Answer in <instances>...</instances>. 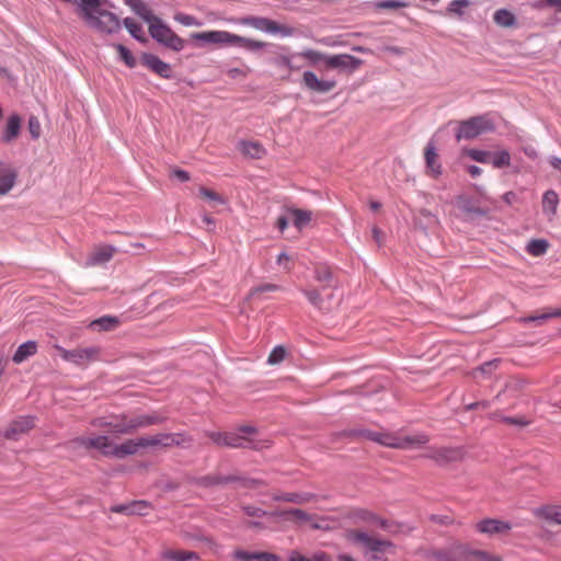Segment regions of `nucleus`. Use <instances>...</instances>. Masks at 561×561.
Segmentation results:
<instances>
[{
  "instance_id": "nucleus-44",
  "label": "nucleus",
  "mask_w": 561,
  "mask_h": 561,
  "mask_svg": "<svg viewBox=\"0 0 561 561\" xmlns=\"http://www.w3.org/2000/svg\"><path fill=\"white\" fill-rule=\"evenodd\" d=\"M15 179L14 172H7L0 176V195H5L13 187Z\"/></svg>"
},
{
  "instance_id": "nucleus-48",
  "label": "nucleus",
  "mask_w": 561,
  "mask_h": 561,
  "mask_svg": "<svg viewBox=\"0 0 561 561\" xmlns=\"http://www.w3.org/2000/svg\"><path fill=\"white\" fill-rule=\"evenodd\" d=\"M285 355H286V350L283 346H276L270 353L267 363L271 365L279 364L280 362L284 360Z\"/></svg>"
},
{
  "instance_id": "nucleus-39",
  "label": "nucleus",
  "mask_w": 561,
  "mask_h": 561,
  "mask_svg": "<svg viewBox=\"0 0 561 561\" xmlns=\"http://www.w3.org/2000/svg\"><path fill=\"white\" fill-rule=\"evenodd\" d=\"M549 248V243L545 239H533L526 245V251L533 256L543 255Z\"/></svg>"
},
{
  "instance_id": "nucleus-30",
  "label": "nucleus",
  "mask_w": 561,
  "mask_h": 561,
  "mask_svg": "<svg viewBox=\"0 0 561 561\" xmlns=\"http://www.w3.org/2000/svg\"><path fill=\"white\" fill-rule=\"evenodd\" d=\"M162 559L169 561H192L199 560V556L194 551L167 549L162 552Z\"/></svg>"
},
{
  "instance_id": "nucleus-57",
  "label": "nucleus",
  "mask_w": 561,
  "mask_h": 561,
  "mask_svg": "<svg viewBox=\"0 0 561 561\" xmlns=\"http://www.w3.org/2000/svg\"><path fill=\"white\" fill-rule=\"evenodd\" d=\"M313 529L329 530L331 529L330 519L325 517H319L314 515V519L310 523Z\"/></svg>"
},
{
  "instance_id": "nucleus-54",
  "label": "nucleus",
  "mask_w": 561,
  "mask_h": 561,
  "mask_svg": "<svg viewBox=\"0 0 561 561\" xmlns=\"http://www.w3.org/2000/svg\"><path fill=\"white\" fill-rule=\"evenodd\" d=\"M140 448L160 446L159 434L154 436L139 437Z\"/></svg>"
},
{
  "instance_id": "nucleus-36",
  "label": "nucleus",
  "mask_w": 561,
  "mask_h": 561,
  "mask_svg": "<svg viewBox=\"0 0 561 561\" xmlns=\"http://www.w3.org/2000/svg\"><path fill=\"white\" fill-rule=\"evenodd\" d=\"M461 156L468 157L471 160L477 161L479 163H489L491 151L476 148H462Z\"/></svg>"
},
{
  "instance_id": "nucleus-33",
  "label": "nucleus",
  "mask_w": 561,
  "mask_h": 561,
  "mask_svg": "<svg viewBox=\"0 0 561 561\" xmlns=\"http://www.w3.org/2000/svg\"><path fill=\"white\" fill-rule=\"evenodd\" d=\"M461 552L466 558H472L477 561H503L502 557L484 550L462 548Z\"/></svg>"
},
{
  "instance_id": "nucleus-25",
  "label": "nucleus",
  "mask_w": 561,
  "mask_h": 561,
  "mask_svg": "<svg viewBox=\"0 0 561 561\" xmlns=\"http://www.w3.org/2000/svg\"><path fill=\"white\" fill-rule=\"evenodd\" d=\"M238 149L243 156L252 159H262L266 154L265 148L259 141L241 140Z\"/></svg>"
},
{
  "instance_id": "nucleus-17",
  "label": "nucleus",
  "mask_w": 561,
  "mask_h": 561,
  "mask_svg": "<svg viewBox=\"0 0 561 561\" xmlns=\"http://www.w3.org/2000/svg\"><path fill=\"white\" fill-rule=\"evenodd\" d=\"M91 424L95 427L110 428V431L115 434H128V431H123L127 428L126 415L112 417H96L92 420Z\"/></svg>"
},
{
  "instance_id": "nucleus-49",
  "label": "nucleus",
  "mask_w": 561,
  "mask_h": 561,
  "mask_svg": "<svg viewBox=\"0 0 561 561\" xmlns=\"http://www.w3.org/2000/svg\"><path fill=\"white\" fill-rule=\"evenodd\" d=\"M376 9H400L408 7L407 2L396 0H380L374 3Z\"/></svg>"
},
{
  "instance_id": "nucleus-7",
  "label": "nucleus",
  "mask_w": 561,
  "mask_h": 561,
  "mask_svg": "<svg viewBox=\"0 0 561 561\" xmlns=\"http://www.w3.org/2000/svg\"><path fill=\"white\" fill-rule=\"evenodd\" d=\"M345 538L348 541L359 545L370 551L371 560L374 561H381L380 554L391 548L390 541L376 538L357 529L347 530Z\"/></svg>"
},
{
  "instance_id": "nucleus-61",
  "label": "nucleus",
  "mask_w": 561,
  "mask_h": 561,
  "mask_svg": "<svg viewBox=\"0 0 561 561\" xmlns=\"http://www.w3.org/2000/svg\"><path fill=\"white\" fill-rule=\"evenodd\" d=\"M354 517L364 522H374L376 519L375 515L366 510L355 511Z\"/></svg>"
},
{
  "instance_id": "nucleus-22",
  "label": "nucleus",
  "mask_w": 561,
  "mask_h": 561,
  "mask_svg": "<svg viewBox=\"0 0 561 561\" xmlns=\"http://www.w3.org/2000/svg\"><path fill=\"white\" fill-rule=\"evenodd\" d=\"M424 457L433 459L438 465H447L455 458V450L449 447H430Z\"/></svg>"
},
{
  "instance_id": "nucleus-3",
  "label": "nucleus",
  "mask_w": 561,
  "mask_h": 561,
  "mask_svg": "<svg viewBox=\"0 0 561 561\" xmlns=\"http://www.w3.org/2000/svg\"><path fill=\"white\" fill-rule=\"evenodd\" d=\"M357 435L382 446L399 449H405L410 446H421L430 440L428 436L424 434L401 437L394 433L371 430H360L357 432Z\"/></svg>"
},
{
  "instance_id": "nucleus-60",
  "label": "nucleus",
  "mask_w": 561,
  "mask_h": 561,
  "mask_svg": "<svg viewBox=\"0 0 561 561\" xmlns=\"http://www.w3.org/2000/svg\"><path fill=\"white\" fill-rule=\"evenodd\" d=\"M255 561H282V559L271 552H255Z\"/></svg>"
},
{
  "instance_id": "nucleus-10",
  "label": "nucleus",
  "mask_w": 561,
  "mask_h": 561,
  "mask_svg": "<svg viewBox=\"0 0 561 561\" xmlns=\"http://www.w3.org/2000/svg\"><path fill=\"white\" fill-rule=\"evenodd\" d=\"M460 208L462 211V220L468 222L480 221L481 219L488 218L491 208L484 205L480 199L465 198L458 196Z\"/></svg>"
},
{
  "instance_id": "nucleus-9",
  "label": "nucleus",
  "mask_w": 561,
  "mask_h": 561,
  "mask_svg": "<svg viewBox=\"0 0 561 561\" xmlns=\"http://www.w3.org/2000/svg\"><path fill=\"white\" fill-rule=\"evenodd\" d=\"M239 23L270 34H280L282 36H291L294 34L293 27L279 24L267 18L245 16L240 19Z\"/></svg>"
},
{
  "instance_id": "nucleus-43",
  "label": "nucleus",
  "mask_w": 561,
  "mask_h": 561,
  "mask_svg": "<svg viewBox=\"0 0 561 561\" xmlns=\"http://www.w3.org/2000/svg\"><path fill=\"white\" fill-rule=\"evenodd\" d=\"M115 49L117 50L121 59L126 64L127 67L134 68L136 66V58L133 56L130 50L122 44H115Z\"/></svg>"
},
{
  "instance_id": "nucleus-35",
  "label": "nucleus",
  "mask_w": 561,
  "mask_h": 561,
  "mask_svg": "<svg viewBox=\"0 0 561 561\" xmlns=\"http://www.w3.org/2000/svg\"><path fill=\"white\" fill-rule=\"evenodd\" d=\"M494 22L503 27H512L516 25L515 15L507 9H499L493 15Z\"/></svg>"
},
{
  "instance_id": "nucleus-63",
  "label": "nucleus",
  "mask_w": 561,
  "mask_h": 561,
  "mask_svg": "<svg viewBox=\"0 0 561 561\" xmlns=\"http://www.w3.org/2000/svg\"><path fill=\"white\" fill-rule=\"evenodd\" d=\"M435 561H455L453 551H439L435 554Z\"/></svg>"
},
{
  "instance_id": "nucleus-34",
  "label": "nucleus",
  "mask_w": 561,
  "mask_h": 561,
  "mask_svg": "<svg viewBox=\"0 0 561 561\" xmlns=\"http://www.w3.org/2000/svg\"><path fill=\"white\" fill-rule=\"evenodd\" d=\"M489 163L494 169H503L511 165V153L508 150L503 149L500 151L491 152L490 161Z\"/></svg>"
},
{
  "instance_id": "nucleus-47",
  "label": "nucleus",
  "mask_w": 561,
  "mask_h": 561,
  "mask_svg": "<svg viewBox=\"0 0 561 561\" xmlns=\"http://www.w3.org/2000/svg\"><path fill=\"white\" fill-rule=\"evenodd\" d=\"M174 20L184 26H201L202 23L193 15L185 13H176Z\"/></svg>"
},
{
  "instance_id": "nucleus-21",
  "label": "nucleus",
  "mask_w": 561,
  "mask_h": 561,
  "mask_svg": "<svg viewBox=\"0 0 561 561\" xmlns=\"http://www.w3.org/2000/svg\"><path fill=\"white\" fill-rule=\"evenodd\" d=\"M271 515L282 517L286 520H289V522H293L296 524L311 523L314 519V515L308 514L306 511H302L300 508H290V510L274 512Z\"/></svg>"
},
{
  "instance_id": "nucleus-45",
  "label": "nucleus",
  "mask_w": 561,
  "mask_h": 561,
  "mask_svg": "<svg viewBox=\"0 0 561 561\" xmlns=\"http://www.w3.org/2000/svg\"><path fill=\"white\" fill-rule=\"evenodd\" d=\"M289 561H332L329 554L319 552L310 558H307L298 552H293L289 557Z\"/></svg>"
},
{
  "instance_id": "nucleus-5",
  "label": "nucleus",
  "mask_w": 561,
  "mask_h": 561,
  "mask_svg": "<svg viewBox=\"0 0 561 561\" xmlns=\"http://www.w3.org/2000/svg\"><path fill=\"white\" fill-rule=\"evenodd\" d=\"M301 291L307 297L308 301L322 312L333 311L341 302V297L336 294V287L334 285L302 288Z\"/></svg>"
},
{
  "instance_id": "nucleus-51",
  "label": "nucleus",
  "mask_w": 561,
  "mask_h": 561,
  "mask_svg": "<svg viewBox=\"0 0 561 561\" xmlns=\"http://www.w3.org/2000/svg\"><path fill=\"white\" fill-rule=\"evenodd\" d=\"M199 195L202 198H205V199H208L211 202H217L220 204L225 203L224 198L218 193H216L215 191L209 190L207 187H201Z\"/></svg>"
},
{
  "instance_id": "nucleus-12",
  "label": "nucleus",
  "mask_w": 561,
  "mask_h": 561,
  "mask_svg": "<svg viewBox=\"0 0 561 561\" xmlns=\"http://www.w3.org/2000/svg\"><path fill=\"white\" fill-rule=\"evenodd\" d=\"M425 173L434 179L438 178L442 172V163L439 160V146L436 137H433L424 148Z\"/></svg>"
},
{
  "instance_id": "nucleus-38",
  "label": "nucleus",
  "mask_w": 561,
  "mask_h": 561,
  "mask_svg": "<svg viewBox=\"0 0 561 561\" xmlns=\"http://www.w3.org/2000/svg\"><path fill=\"white\" fill-rule=\"evenodd\" d=\"M134 11L144 19L149 25L153 24L154 21H158L159 18H157L152 11L148 8L146 3H144L140 0H136L133 3Z\"/></svg>"
},
{
  "instance_id": "nucleus-37",
  "label": "nucleus",
  "mask_w": 561,
  "mask_h": 561,
  "mask_svg": "<svg viewBox=\"0 0 561 561\" xmlns=\"http://www.w3.org/2000/svg\"><path fill=\"white\" fill-rule=\"evenodd\" d=\"M314 279L321 285H333L331 268L325 264H317L314 266Z\"/></svg>"
},
{
  "instance_id": "nucleus-19",
  "label": "nucleus",
  "mask_w": 561,
  "mask_h": 561,
  "mask_svg": "<svg viewBox=\"0 0 561 561\" xmlns=\"http://www.w3.org/2000/svg\"><path fill=\"white\" fill-rule=\"evenodd\" d=\"M141 61L146 67H148L152 72L157 73L161 78H171V66L161 60L158 56L146 53L142 54Z\"/></svg>"
},
{
  "instance_id": "nucleus-58",
  "label": "nucleus",
  "mask_w": 561,
  "mask_h": 561,
  "mask_svg": "<svg viewBox=\"0 0 561 561\" xmlns=\"http://www.w3.org/2000/svg\"><path fill=\"white\" fill-rule=\"evenodd\" d=\"M249 72H250V69L248 67H244V68H230L227 71V75L231 79H237V78H245L249 75Z\"/></svg>"
},
{
  "instance_id": "nucleus-55",
  "label": "nucleus",
  "mask_w": 561,
  "mask_h": 561,
  "mask_svg": "<svg viewBox=\"0 0 561 561\" xmlns=\"http://www.w3.org/2000/svg\"><path fill=\"white\" fill-rule=\"evenodd\" d=\"M502 422L515 426H527L530 424V421L526 420L524 416H503Z\"/></svg>"
},
{
  "instance_id": "nucleus-23",
  "label": "nucleus",
  "mask_w": 561,
  "mask_h": 561,
  "mask_svg": "<svg viewBox=\"0 0 561 561\" xmlns=\"http://www.w3.org/2000/svg\"><path fill=\"white\" fill-rule=\"evenodd\" d=\"M140 449L139 439H127L119 445L112 443L111 457L124 458L126 456L135 455Z\"/></svg>"
},
{
  "instance_id": "nucleus-41",
  "label": "nucleus",
  "mask_w": 561,
  "mask_h": 561,
  "mask_svg": "<svg viewBox=\"0 0 561 561\" xmlns=\"http://www.w3.org/2000/svg\"><path fill=\"white\" fill-rule=\"evenodd\" d=\"M539 513L546 520L561 524V506H545Z\"/></svg>"
},
{
  "instance_id": "nucleus-6",
  "label": "nucleus",
  "mask_w": 561,
  "mask_h": 561,
  "mask_svg": "<svg viewBox=\"0 0 561 561\" xmlns=\"http://www.w3.org/2000/svg\"><path fill=\"white\" fill-rule=\"evenodd\" d=\"M495 123L490 114L472 116L458 122V140L474 139L483 134L493 133Z\"/></svg>"
},
{
  "instance_id": "nucleus-62",
  "label": "nucleus",
  "mask_w": 561,
  "mask_h": 561,
  "mask_svg": "<svg viewBox=\"0 0 561 561\" xmlns=\"http://www.w3.org/2000/svg\"><path fill=\"white\" fill-rule=\"evenodd\" d=\"M111 511L114 513L125 514V515H133V506L129 504H122V505H115L111 507Z\"/></svg>"
},
{
  "instance_id": "nucleus-4",
  "label": "nucleus",
  "mask_w": 561,
  "mask_h": 561,
  "mask_svg": "<svg viewBox=\"0 0 561 561\" xmlns=\"http://www.w3.org/2000/svg\"><path fill=\"white\" fill-rule=\"evenodd\" d=\"M241 434L228 432H207L206 435L211 442L221 447L261 449L265 447L262 442H256L250 436L255 433L253 427H243Z\"/></svg>"
},
{
  "instance_id": "nucleus-53",
  "label": "nucleus",
  "mask_w": 561,
  "mask_h": 561,
  "mask_svg": "<svg viewBox=\"0 0 561 561\" xmlns=\"http://www.w3.org/2000/svg\"><path fill=\"white\" fill-rule=\"evenodd\" d=\"M548 319H552V317L550 316V311L537 316L523 317L519 319V321L523 323L536 322L537 324H541L543 321Z\"/></svg>"
},
{
  "instance_id": "nucleus-11",
  "label": "nucleus",
  "mask_w": 561,
  "mask_h": 561,
  "mask_svg": "<svg viewBox=\"0 0 561 561\" xmlns=\"http://www.w3.org/2000/svg\"><path fill=\"white\" fill-rule=\"evenodd\" d=\"M112 443L110 437L105 435L80 436L70 442L73 448L95 449L107 457H111Z\"/></svg>"
},
{
  "instance_id": "nucleus-29",
  "label": "nucleus",
  "mask_w": 561,
  "mask_h": 561,
  "mask_svg": "<svg viewBox=\"0 0 561 561\" xmlns=\"http://www.w3.org/2000/svg\"><path fill=\"white\" fill-rule=\"evenodd\" d=\"M37 353V343L35 341H27L21 344L15 351L12 360L15 364H21L26 360L28 357L35 355Z\"/></svg>"
},
{
  "instance_id": "nucleus-14",
  "label": "nucleus",
  "mask_w": 561,
  "mask_h": 561,
  "mask_svg": "<svg viewBox=\"0 0 561 561\" xmlns=\"http://www.w3.org/2000/svg\"><path fill=\"white\" fill-rule=\"evenodd\" d=\"M476 529L480 534L494 536L508 533L512 529V524L496 518H484L476 524Z\"/></svg>"
},
{
  "instance_id": "nucleus-20",
  "label": "nucleus",
  "mask_w": 561,
  "mask_h": 561,
  "mask_svg": "<svg viewBox=\"0 0 561 561\" xmlns=\"http://www.w3.org/2000/svg\"><path fill=\"white\" fill-rule=\"evenodd\" d=\"M319 495L311 492H287L282 494L273 495V500L283 501L295 504H307L311 502H317L319 500Z\"/></svg>"
},
{
  "instance_id": "nucleus-27",
  "label": "nucleus",
  "mask_w": 561,
  "mask_h": 561,
  "mask_svg": "<svg viewBox=\"0 0 561 561\" xmlns=\"http://www.w3.org/2000/svg\"><path fill=\"white\" fill-rule=\"evenodd\" d=\"M559 205V195L553 190H548L542 196V211L548 215L551 220L556 214Z\"/></svg>"
},
{
  "instance_id": "nucleus-1",
  "label": "nucleus",
  "mask_w": 561,
  "mask_h": 561,
  "mask_svg": "<svg viewBox=\"0 0 561 561\" xmlns=\"http://www.w3.org/2000/svg\"><path fill=\"white\" fill-rule=\"evenodd\" d=\"M105 0H80L79 15L88 26L106 33H114L121 28L118 18L103 8Z\"/></svg>"
},
{
  "instance_id": "nucleus-15",
  "label": "nucleus",
  "mask_w": 561,
  "mask_h": 561,
  "mask_svg": "<svg viewBox=\"0 0 561 561\" xmlns=\"http://www.w3.org/2000/svg\"><path fill=\"white\" fill-rule=\"evenodd\" d=\"M35 426V420L32 416H20L12 421L4 432V437L16 440L23 434L28 433Z\"/></svg>"
},
{
  "instance_id": "nucleus-28",
  "label": "nucleus",
  "mask_w": 561,
  "mask_h": 561,
  "mask_svg": "<svg viewBox=\"0 0 561 561\" xmlns=\"http://www.w3.org/2000/svg\"><path fill=\"white\" fill-rule=\"evenodd\" d=\"M160 446L172 447V446H184L192 442L191 437L184 433L176 434H159Z\"/></svg>"
},
{
  "instance_id": "nucleus-8",
  "label": "nucleus",
  "mask_w": 561,
  "mask_h": 561,
  "mask_svg": "<svg viewBox=\"0 0 561 561\" xmlns=\"http://www.w3.org/2000/svg\"><path fill=\"white\" fill-rule=\"evenodd\" d=\"M149 33L153 39L174 51H181L185 47V39L175 34L161 19L149 25Z\"/></svg>"
},
{
  "instance_id": "nucleus-59",
  "label": "nucleus",
  "mask_w": 561,
  "mask_h": 561,
  "mask_svg": "<svg viewBox=\"0 0 561 561\" xmlns=\"http://www.w3.org/2000/svg\"><path fill=\"white\" fill-rule=\"evenodd\" d=\"M255 552H249V551H245V550H236L233 552V557L238 560H241V561H255Z\"/></svg>"
},
{
  "instance_id": "nucleus-2",
  "label": "nucleus",
  "mask_w": 561,
  "mask_h": 561,
  "mask_svg": "<svg viewBox=\"0 0 561 561\" xmlns=\"http://www.w3.org/2000/svg\"><path fill=\"white\" fill-rule=\"evenodd\" d=\"M191 38L203 44L240 46L248 50H257L266 46L265 42L243 37L227 31H205L192 33Z\"/></svg>"
},
{
  "instance_id": "nucleus-46",
  "label": "nucleus",
  "mask_w": 561,
  "mask_h": 561,
  "mask_svg": "<svg viewBox=\"0 0 561 561\" xmlns=\"http://www.w3.org/2000/svg\"><path fill=\"white\" fill-rule=\"evenodd\" d=\"M279 287L275 284H263V285H259L256 287H253L250 291H249V297L250 298H257L260 295H262L263 293H268V291H276L278 290Z\"/></svg>"
},
{
  "instance_id": "nucleus-31",
  "label": "nucleus",
  "mask_w": 561,
  "mask_h": 561,
  "mask_svg": "<svg viewBox=\"0 0 561 561\" xmlns=\"http://www.w3.org/2000/svg\"><path fill=\"white\" fill-rule=\"evenodd\" d=\"M20 129H21V118H20V116L11 115L8 118L5 130H4L3 136H2L3 142L8 144V142H11L12 140H14L19 136V134H20Z\"/></svg>"
},
{
  "instance_id": "nucleus-52",
  "label": "nucleus",
  "mask_w": 561,
  "mask_h": 561,
  "mask_svg": "<svg viewBox=\"0 0 561 561\" xmlns=\"http://www.w3.org/2000/svg\"><path fill=\"white\" fill-rule=\"evenodd\" d=\"M27 128L31 136L37 139L41 136V123L37 117L31 116L27 122Z\"/></svg>"
},
{
  "instance_id": "nucleus-64",
  "label": "nucleus",
  "mask_w": 561,
  "mask_h": 561,
  "mask_svg": "<svg viewBox=\"0 0 561 561\" xmlns=\"http://www.w3.org/2000/svg\"><path fill=\"white\" fill-rule=\"evenodd\" d=\"M275 62L279 66L286 67L290 71L294 70L290 57H288V56H285V55L279 56L276 58Z\"/></svg>"
},
{
  "instance_id": "nucleus-56",
  "label": "nucleus",
  "mask_w": 561,
  "mask_h": 561,
  "mask_svg": "<svg viewBox=\"0 0 561 561\" xmlns=\"http://www.w3.org/2000/svg\"><path fill=\"white\" fill-rule=\"evenodd\" d=\"M130 506H133V515H146L149 510V504L145 501L131 502Z\"/></svg>"
},
{
  "instance_id": "nucleus-42",
  "label": "nucleus",
  "mask_w": 561,
  "mask_h": 561,
  "mask_svg": "<svg viewBox=\"0 0 561 561\" xmlns=\"http://www.w3.org/2000/svg\"><path fill=\"white\" fill-rule=\"evenodd\" d=\"M124 25L127 28V31L130 33L133 37L140 42H145L146 38L144 37V30L140 24H138L135 20L130 18H126L124 20Z\"/></svg>"
},
{
  "instance_id": "nucleus-16",
  "label": "nucleus",
  "mask_w": 561,
  "mask_h": 561,
  "mask_svg": "<svg viewBox=\"0 0 561 561\" xmlns=\"http://www.w3.org/2000/svg\"><path fill=\"white\" fill-rule=\"evenodd\" d=\"M302 83L310 91L318 93H327L336 87L334 80H321L312 71H306L302 75Z\"/></svg>"
},
{
  "instance_id": "nucleus-26",
  "label": "nucleus",
  "mask_w": 561,
  "mask_h": 561,
  "mask_svg": "<svg viewBox=\"0 0 561 561\" xmlns=\"http://www.w3.org/2000/svg\"><path fill=\"white\" fill-rule=\"evenodd\" d=\"M162 422L163 417H160L158 415H141L137 417L127 416V428L125 431H128L129 434L139 427H145L151 424H159Z\"/></svg>"
},
{
  "instance_id": "nucleus-32",
  "label": "nucleus",
  "mask_w": 561,
  "mask_h": 561,
  "mask_svg": "<svg viewBox=\"0 0 561 561\" xmlns=\"http://www.w3.org/2000/svg\"><path fill=\"white\" fill-rule=\"evenodd\" d=\"M119 320L113 316H104L90 323V328L95 331H113L119 325Z\"/></svg>"
},
{
  "instance_id": "nucleus-18",
  "label": "nucleus",
  "mask_w": 561,
  "mask_h": 561,
  "mask_svg": "<svg viewBox=\"0 0 561 561\" xmlns=\"http://www.w3.org/2000/svg\"><path fill=\"white\" fill-rule=\"evenodd\" d=\"M100 348L96 346L91 347H77L72 350L70 363L78 366H87L91 362L100 358Z\"/></svg>"
},
{
  "instance_id": "nucleus-24",
  "label": "nucleus",
  "mask_w": 561,
  "mask_h": 561,
  "mask_svg": "<svg viewBox=\"0 0 561 561\" xmlns=\"http://www.w3.org/2000/svg\"><path fill=\"white\" fill-rule=\"evenodd\" d=\"M116 249L112 245L103 244L96 247L89 256L88 264L89 265H99L105 262H108Z\"/></svg>"
},
{
  "instance_id": "nucleus-50",
  "label": "nucleus",
  "mask_w": 561,
  "mask_h": 561,
  "mask_svg": "<svg viewBox=\"0 0 561 561\" xmlns=\"http://www.w3.org/2000/svg\"><path fill=\"white\" fill-rule=\"evenodd\" d=\"M300 56L312 61V62L322 60L324 64H325V58H328V55H324V54H322L318 50H313V49H306L302 53H300Z\"/></svg>"
},
{
  "instance_id": "nucleus-13",
  "label": "nucleus",
  "mask_w": 561,
  "mask_h": 561,
  "mask_svg": "<svg viewBox=\"0 0 561 561\" xmlns=\"http://www.w3.org/2000/svg\"><path fill=\"white\" fill-rule=\"evenodd\" d=\"M363 61L348 54L328 55L325 68L353 72L362 66Z\"/></svg>"
},
{
  "instance_id": "nucleus-40",
  "label": "nucleus",
  "mask_w": 561,
  "mask_h": 561,
  "mask_svg": "<svg viewBox=\"0 0 561 561\" xmlns=\"http://www.w3.org/2000/svg\"><path fill=\"white\" fill-rule=\"evenodd\" d=\"M291 219L294 221V225L301 229L306 225H308L311 220V211L304 210V209H291L290 210Z\"/></svg>"
}]
</instances>
